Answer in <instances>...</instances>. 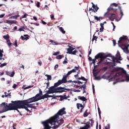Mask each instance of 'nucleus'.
<instances>
[{
    "label": "nucleus",
    "instance_id": "nucleus-1",
    "mask_svg": "<svg viewBox=\"0 0 129 129\" xmlns=\"http://www.w3.org/2000/svg\"><path fill=\"white\" fill-rule=\"evenodd\" d=\"M129 40L127 36H123L119 38V40L118 41V44L119 47L125 52V53H128V44Z\"/></svg>",
    "mask_w": 129,
    "mask_h": 129
},
{
    "label": "nucleus",
    "instance_id": "nucleus-2",
    "mask_svg": "<svg viewBox=\"0 0 129 129\" xmlns=\"http://www.w3.org/2000/svg\"><path fill=\"white\" fill-rule=\"evenodd\" d=\"M65 90H69V89H66L64 87H59L55 88L54 86L50 87L49 90L47 91V94H51L52 93H63L66 92Z\"/></svg>",
    "mask_w": 129,
    "mask_h": 129
},
{
    "label": "nucleus",
    "instance_id": "nucleus-3",
    "mask_svg": "<svg viewBox=\"0 0 129 129\" xmlns=\"http://www.w3.org/2000/svg\"><path fill=\"white\" fill-rule=\"evenodd\" d=\"M57 118H56L55 116L51 118V120H52L51 124L52 125H54L52 127L53 129L58 128L59 125H62V124L64 123V120H63V119L57 120Z\"/></svg>",
    "mask_w": 129,
    "mask_h": 129
},
{
    "label": "nucleus",
    "instance_id": "nucleus-4",
    "mask_svg": "<svg viewBox=\"0 0 129 129\" xmlns=\"http://www.w3.org/2000/svg\"><path fill=\"white\" fill-rule=\"evenodd\" d=\"M20 101H12L11 102L9 103V106L11 107L12 109L10 110H17L18 112H20V111L19 109L22 108H18L19 106V103Z\"/></svg>",
    "mask_w": 129,
    "mask_h": 129
},
{
    "label": "nucleus",
    "instance_id": "nucleus-5",
    "mask_svg": "<svg viewBox=\"0 0 129 129\" xmlns=\"http://www.w3.org/2000/svg\"><path fill=\"white\" fill-rule=\"evenodd\" d=\"M84 124H86L83 127H81L80 129H89L93 127L94 125V120L93 119H89V121L86 123H82Z\"/></svg>",
    "mask_w": 129,
    "mask_h": 129
},
{
    "label": "nucleus",
    "instance_id": "nucleus-6",
    "mask_svg": "<svg viewBox=\"0 0 129 129\" xmlns=\"http://www.w3.org/2000/svg\"><path fill=\"white\" fill-rule=\"evenodd\" d=\"M19 103H21L22 104L28 105L30 104V103H32V102H36V101H38V99L36 98L35 96L30 98L28 99L25 100L20 101Z\"/></svg>",
    "mask_w": 129,
    "mask_h": 129
},
{
    "label": "nucleus",
    "instance_id": "nucleus-7",
    "mask_svg": "<svg viewBox=\"0 0 129 129\" xmlns=\"http://www.w3.org/2000/svg\"><path fill=\"white\" fill-rule=\"evenodd\" d=\"M53 120H51V118L45 121H42L41 123L43 124L44 128L45 129H51L52 127L50 125H52V122Z\"/></svg>",
    "mask_w": 129,
    "mask_h": 129
},
{
    "label": "nucleus",
    "instance_id": "nucleus-8",
    "mask_svg": "<svg viewBox=\"0 0 129 129\" xmlns=\"http://www.w3.org/2000/svg\"><path fill=\"white\" fill-rule=\"evenodd\" d=\"M1 106H3L4 108L2 111H0V113H4V112H6V111H9L13 109L9 106V104L8 103L3 102L1 104Z\"/></svg>",
    "mask_w": 129,
    "mask_h": 129
},
{
    "label": "nucleus",
    "instance_id": "nucleus-9",
    "mask_svg": "<svg viewBox=\"0 0 129 129\" xmlns=\"http://www.w3.org/2000/svg\"><path fill=\"white\" fill-rule=\"evenodd\" d=\"M121 70V72L115 74V76H124V74H126V71L123 70V69L120 68H115L114 69V71H120Z\"/></svg>",
    "mask_w": 129,
    "mask_h": 129
},
{
    "label": "nucleus",
    "instance_id": "nucleus-10",
    "mask_svg": "<svg viewBox=\"0 0 129 129\" xmlns=\"http://www.w3.org/2000/svg\"><path fill=\"white\" fill-rule=\"evenodd\" d=\"M66 108L65 107H63L61 109H59L57 113L54 115L56 118H58L59 117V115L62 116L63 114H66Z\"/></svg>",
    "mask_w": 129,
    "mask_h": 129
},
{
    "label": "nucleus",
    "instance_id": "nucleus-11",
    "mask_svg": "<svg viewBox=\"0 0 129 129\" xmlns=\"http://www.w3.org/2000/svg\"><path fill=\"white\" fill-rule=\"evenodd\" d=\"M108 56H106L104 55V53H102V52H100L99 53H98L96 55V59H99L100 58V62L101 63V62H102L103 61V60H104V59H105L106 58V57H108Z\"/></svg>",
    "mask_w": 129,
    "mask_h": 129
},
{
    "label": "nucleus",
    "instance_id": "nucleus-12",
    "mask_svg": "<svg viewBox=\"0 0 129 129\" xmlns=\"http://www.w3.org/2000/svg\"><path fill=\"white\" fill-rule=\"evenodd\" d=\"M19 106H18V107H17V108H24V109L27 110L28 112H31L30 110L28 109V107L27 106V105H25V104H22L21 103H19Z\"/></svg>",
    "mask_w": 129,
    "mask_h": 129
},
{
    "label": "nucleus",
    "instance_id": "nucleus-13",
    "mask_svg": "<svg viewBox=\"0 0 129 129\" xmlns=\"http://www.w3.org/2000/svg\"><path fill=\"white\" fill-rule=\"evenodd\" d=\"M116 18H117V15H116V14L111 13L109 20L111 22H113V21H114V20H115Z\"/></svg>",
    "mask_w": 129,
    "mask_h": 129
},
{
    "label": "nucleus",
    "instance_id": "nucleus-14",
    "mask_svg": "<svg viewBox=\"0 0 129 129\" xmlns=\"http://www.w3.org/2000/svg\"><path fill=\"white\" fill-rule=\"evenodd\" d=\"M67 77H68L67 75H64L63 76L62 79L59 80L62 84H63V83H67Z\"/></svg>",
    "mask_w": 129,
    "mask_h": 129
},
{
    "label": "nucleus",
    "instance_id": "nucleus-15",
    "mask_svg": "<svg viewBox=\"0 0 129 129\" xmlns=\"http://www.w3.org/2000/svg\"><path fill=\"white\" fill-rule=\"evenodd\" d=\"M21 40H22L23 41H24V40H26V41L29 40V39H30V36H29V35L28 34H24V36H21Z\"/></svg>",
    "mask_w": 129,
    "mask_h": 129
},
{
    "label": "nucleus",
    "instance_id": "nucleus-16",
    "mask_svg": "<svg viewBox=\"0 0 129 129\" xmlns=\"http://www.w3.org/2000/svg\"><path fill=\"white\" fill-rule=\"evenodd\" d=\"M97 71V69H95V68H94L93 70V75L94 77H96V76H97V75H98V74H99V72H100V70Z\"/></svg>",
    "mask_w": 129,
    "mask_h": 129
},
{
    "label": "nucleus",
    "instance_id": "nucleus-17",
    "mask_svg": "<svg viewBox=\"0 0 129 129\" xmlns=\"http://www.w3.org/2000/svg\"><path fill=\"white\" fill-rule=\"evenodd\" d=\"M6 75L10 76V77H14L15 76V71L13 72H6Z\"/></svg>",
    "mask_w": 129,
    "mask_h": 129
},
{
    "label": "nucleus",
    "instance_id": "nucleus-18",
    "mask_svg": "<svg viewBox=\"0 0 129 129\" xmlns=\"http://www.w3.org/2000/svg\"><path fill=\"white\" fill-rule=\"evenodd\" d=\"M78 99L83 101V102H84V101H87V99H86V97L84 96H78Z\"/></svg>",
    "mask_w": 129,
    "mask_h": 129
},
{
    "label": "nucleus",
    "instance_id": "nucleus-19",
    "mask_svg": "<svg viewBox=\"0 0 129 129\" xmlns=\"http://www.w3.org/2000/svg\"><path fill=\"white\" fill-rule=\"evenodd\" d=\"M110 11H113L114 13H116L117 12V9H114L112 5H111L108 9L107 12H110Z\"/></svg>",
    "mask_w": 129,
    "mask_h": 129
},
{
    "label": "nucleus",
    "instance_id": "nucleus-20",
    "mask_svg": "<svg viewBox=\"0 0 129 129\" xmlns=\"http://www.w3.org/2000/svg\"><path fill=\"white\" fill-rule=\"evenodd\" d=\"M44 98H48V94H47V92H46V94L38 97V98L37 99V100L38 101L41 100V99H44Z\"/></svg>",
    "mask_w": 129,
    "mask_h": 129
},
{
    "label": "nucleus",
    "instance_id": "nucleus-21",
    "mask_svg": "<svg viewBox=\"0 0 129 129\" xmlns=\"http://www.w3.org/2000/svg\"><path fill=\"white\" fill-rule=\"evenodd\" d=\"M92 8L94 9L93 10V13H96L99 10V8L97 7V5H92Z\"/></svg>",
    "mask_w": 129,
    "mask_h": 129
},
{
    "label": "nucleus",
    "instance_id": "nucleus-22",
    "mask_svg": "<svg viewBox=\"0 0 129 129\" xmlns=\"http://www.w3.org/2000/svg\"><path fill=\"white\" fill-rule=\"evenodd\" d=\"M69 48H67L68 53L69 54H71L73 51V50H75V48L72 47L71 46H69Z\"/></svg>",
    "mask_w": 129,
    "mask_h": 129
},
{
    "label": "nucleus",
    "instance_id": "nucleus-23",
    "mask_svg": "<svg viewBox=\"0 0 129 129\" xmlns=\"http://www.w3.org/2000/svg\"><path fill=\"white\" fill-rule=\"evenodd\" d=\"M59 97H60V101H62V100H64V99H68V97H67L66 95H63L59 96Z\"/></svg>",
    "mask_w": 129,
    "mask_h": 129
},
{
    "label": "nucleus",
    "instance_id": "nucleus-24",
    "mask_svg": "<svg viewBox=\"0 0 129 129\" xmlns=\"http://www.w3.org/2000/svg\"><path fill=\"white\" fill-rule=\"evenodd\" d=\"M34 105H35V103L28 104L26 105V106L30 108H33L34 109H36L37 108L36 107V106H34Z\"/></svg>",
    "mask_w": 129,
    "mask_h": 129
},
{
    "label": "nucleus",
    "instance_id": "nucleus-25",
    "mask_svg": "<svg viewBox=\"0 0 129 129\" xmlns=\"http://www.w3.org/2000/svg\"><path fill=\"white\" fill-rule=\"evenodd\" d=\"M43 95V92L41 90V89L39 90V93L35 95V98L38 99L40 96H42Z\"/></svg>",
    "mask_w": 129,
    "mask_h": 129
},
{
    "label": "nucleus",
    "instance_id": "nucleus-26",
    "mask_svg": "<svg viewBox=\"0 0 129 129\" xmlns=\"http://www.w3.org/2000/svg\"><path fill=\"white\" fill-rule=\"evenodd\" d=\"M111 13H110L109 12L107 11L106 13H105L104 15V17L105 18H108L109 20H110V15Z\"/></svg>",
    "mask_w": 129,
    "mask_h": 129
},
{
    "label": "nucleus",
    "instance_id": "nucleus-27",
    "mask_svg": "<svg viewBox=\"0 0 129 129\" xmlns=\"http://www.w3.org/2000/svg\"><path fill=\"white\" fill-rule=\"evenodd\" d=\"M61 84H62V83L61 82V81H60V80H59L57 82L54 83V87H58V86H59V85H61Z\"/></svg>",
    "mask_w": 129,
    "mask_h": 129
},
{
    "label": "nucleus",
    "instance_id": "nucleus-28",
    "mask_svg": "<svg viewBox=\"0 0 129 129\" xmlns=\"http://www.w3.org/2000/svg\"><path fill=\"white\" fill-rule=\"evenodd\" d=\"M88 111V109H86L84 113L83 116L84 117H87L89 114H90V112H87Z\"/></svg>",
    "mask_w": 129,
    "mask_h": 129
},
{
    "label": "nucleus",
    "instance_id": "nucleus-29",
    "mask_svg": "<svg viewBox=\"0 0 129 129\" xmlns=\"http://www.w3.org/2000/svg\"><path fill=\"white\" fill-rule=\"evenodd\" d=\"M7 43L8 45L9 46V48H12V46H13V43L11 42V40L8 39L7 40Z\"/></svg>",
    "mask_w": 129,
    "mask_h": 129
},
{
    "label": "nucleus",
    "instance_id": "nucleus-30",
    "mask_svg": "<svg viewBox=\"0 0 129 129\" xmlns=\"http://www.w3.org/2000/svg\"><path fill=\"white\" fill-rule=\"evenodd\" d=\"M124 77L125 78L126 82H129V75L126 73V74L124 75Z\"/></svg>",
    "mask_w": 129,
    "mask_h": 129
},
{
    "label": "nucleus",
    "instance_id": "nucleus-31",
    "mask_svg": "<svg viewBox=\"0 0 129 129\" xmlns=\"http://www.w3.org/2000/svg\"><path fill=\"white\" fill-rule=\"evenodd\" d=\"M103 26H104V23H100L101 28H100V32H103V30H104Z\"/></svg>",
    "mask_w": 129,
    "mask_h": 129
},
{
    "label": "nucleus",
    "instance_id": "nucleus-32",
    "mask_svg": "<svg viewBox=\"0 0 129 129\" xmlns=\"http://www.w3.org/2000/svg\"><path fill=\"white\" fill-rule=\"evenodd\" d=\"M112 60H113V62H116L117 63H120V61H118V59L117 58V57H115L114 56H113L112 57Z\"/></svg>",
    "mask_w": 129,
    "mask_h": 129
},
{
    "label": "nucleus",
    "instance_id": "nucleus-33",
    "mask_svg": "<svg viewBox=\"0 0 129 129\" xmlns=\"http://www.w3.org/2000/svg\"><path fill=\"white\" fill-rule=\"evenodd\" d=\"M94 18L95 20H96V21H100V20H103V19L101 17H98L96 16H94Z\"/></svg>",
    "mask_w": 129,
    "mask_h": 129
},
{
    "label": "nucleus",
    "instance_id": "nucleus-34",
    "mask_svg": "<svg viewBox=\"0 0 129 129\" xmlns=\"http://www.w3.org/2000/svg\"><path fill=\"white\" fill-rule=\"evenodd\" d=\"M62 58H64V55L59 54L56 56V59H57L58 60H60V59H62Z\"/></svg>",
    "mask_w": 129,
    "mask_h": 129
},
{
    "label": "nucleus",
    "instance_id": "nucleus-35",
    "mask_svg": "<svg viewBox=\"0 0 129 129\" xmlns=\"http://www.w3.org/2000/svg\"><path fill=\"white\" fill-rule=\"evenodd\" d=\"M19 17H20V15H15L14 16H11L10 17V19H14L15 20H18V18H19Z\"/></svg>",
    "mask_w": 129,
    "mask_h": 129
},
{
    "label": "nucleus",
    "instance_id": "nucleus-36",
    "mask_svg": "<svg viewBox=\"0 0 129 129\" xmlns=\"http://www.w3.org/2000/svg\"><path fill=\"white\" fill-rule=\"evenodd\" d=\"M3 38L5 40H6V41H7V40H10V35H9V34H7V35H4L3 36Z\"/></svg>",
    "mask_w": 129,
    "mask_h": 129
},
{
    "label": "nucleus",
    "instance_id": "nucleus-37",
    "mask_svg": "<svg viewBox=\"0 0 129 129\" xmlns=\"http://www.w3.org/2000/svg\"><path fill=\"white\" fill-rule=\"evenodd\" d=\"M97 39H98V37L97 36H95V35H94L93 36V38L92 39V42H93V41H96H96H97Z\"/></svg>",
    "mask_w": 129,
    "mask_h": 129
},
{
    "label": "nucleus",
    "instance_id": "nucleus-38",
    "mask_svg": "<svg viewBox=\"0 0 129 129\" xmlns=\"http://www.w3.org/2000/svg\"><path fill=\"white\" fill-rule=\"evenodd\" d=\"M96 60H97V58H96V55L95 56V58L93 59H92V63L94 64V66H95V63L96 62Z\"/></svg>",
    "mask_w": 129,
    "mask_h": 129
},
{
    "label": "nucleus",
    "instance_id": "nucleus-39",
    "mask_svg": "<svg viewBox=\"0 0 129 129\" xmlns=\"http://www.w3.org/2000/svg\"><path fill=\"white\" fill-rule=\"evenodd\" d=\"M59 31H60V32H61V33H62L63 34H66V32L64 30V28H63V27H59Z\"/></svg>",
    "mask_w": 129,
    "mask_h": 129
},
{
    "label": "nucleus",
    "instance_id": "nucleus-40",
    "mask_svg": "<svg viewBox=\"0 0 129 129\" xmlns=\"http://www.w3.org/2000/svg\"><path fill=\"white\" fill-rule=\"evenodd\" d=\"M45 76L47 77V80H52V77L51 76V75H45Z\"/></svg>",
    "mask_w": 129,
    "mask_h": 129
},
{
    "label": "nucleus",
    "instance_id": "nucleus-41",
    "mask_svg": "<svg viewBox=\"0 0 129 129\" xmlns=\"http://www.w3.org/2000/svg\"><path fill=\"white\" fill-rule=\"evenodd\" d=\"M83 106V105H82V104H81V103L77 104V107L78 109H79L80 108V107H82Z\"/></svg>",
    "mask_w": 129,
    "mask_h": 129
},
{
    "label": "nucleus",
    "instance_id": "nucleus-42",
    "mask_svg": "<svg viewBox=\"0 0 129 129\" xmlns=\"http://www.w3.org/2000/svg\"><path fill=\"white\" fill-rule=\"evenodd\" d=\"M7 65H8V63L6 62L2 64L0 63V67H1L2 68H3V67H4V66H7Z\"/></svg>",
    "mask_w": 129,
    "mask_h": 129
},
{
    "label": "nucleus",
    "instance_id": "nucleus-43",
    "mask_svg": "<svg viewBox=\"0 0 129 129\" xmlns=\"http://www.w3.org/2000/svg\"><path fill=\"white\" fill-rule=\"evenodd\" d=\"M86 87L87 86L86 85L84 86V87H83V94H84V93H86Z\"/></svg>",
    "mask_w": 129,
    "mask_h": 129
},
{
    "label": "nucleus",
    "instance_id": "nucleus-44",
    "mask_svg": "<svg viewBox=\"0 0 129 129\" xmlns=\"http://www.w3.org/2000/svg\"><path fill=\"white\" fill-rule=\"evenodd\" d=\"M95 79L96 80H100L101 79V77L100 76H97L94 77Z\"/></svg>",
    "mask_w": 129,
    "mask_h": 129
},
{
    "label": "nucleus",
    "instance_id": "nucleus-45",
    "mask_svg": "<svg viewBox=\"0 0 129 129\" xmlns=\"http://www.w3.org/2000/svg\"><path fill=\"white\" fill-rule=\"evenodd\" d=\"M5 23H6V24H9L10 25H12V20H6Z\"/></svg>",
    "mask_w": 129,
    "mask_h": 129
},
{
    "label": "nucleus",
    "instance_id": "nucleus-46",
    "mask_svg": "<svg viewBox=\"0 0 129 129\" xmlns=\"http://www.w3.org/2000/svg\"><path fill=\"white\" fill-rule=\"evenodd\" d=\"M76 53H78V51L77 50H74V51H72L71 54L72 55H76Z\"/></svg>",
    "mask_w": 129,
    "mask_h": 129
},
{
    "label": "nucleus",
    "instance_id": "nucleus-47",
    "mask_svg": "<svg viewBox=\"0 0 129 129\" xmlns=\"http://www.w3.org/2000/svg\"><path fill=\"white\" fill-rule=\"evenodd\" d=\"M117 58L118 60H122L121 56H120V54L117 55Z\"/></svg>",
    "mask_w": 129,
    "mask_h": 129
},
{
    "label": "nucleus",
    "instance_id": "nucleus-48",
    "mask_svg": "<svg viewBox=\"0 0 129 129\" xmlns=\"http://www.w3.org/2000/svg\"><path fill=\"white\" fill-rule=\"evenodd\" d=\"M105 129H110V125L109 124H107V125L105 127Z\"/></svg>",
    "mask_w": 129,
    "mask_h": 129
},
{
    "label": "nucleus",
    "instance_id": "nucleus-49",
    "mask_svg": "<svg viewBox=\"0 0 129 129\" xmlns=\"http://www.w3.org/2000/svg\"><path fill=\"white\" fill-rule=\"evenodd\" d=\"M81 80H83V81H87V79H85L84 77H81Z\"/></svg>",
    "mask_w": 129,
    "mask_h": 129
},
{
    "label": "nucleus",
    "instance_id": "nucleus-50",
    "mask_svg": "<svg viewBox=\"0 0 129 129\" xmlns=\"http://www.w3.org/2000/svg\"><path fill=\"white\" fill-rule=\"evenodd\" d=\"M31 25H35V26H40V24H39V23H32V22H31L30 23Z\"/></svg>",
    "mask_w": 129,
    "mask_h": 129
},
{
    "label": "nucleus",
    "instance_id": "nucleus-51",
    "mask_svg": "<svg viewBox=\"0 0 129 129\" xmlns=\"http://www.w3.org/2000/svg\"><path fill=\"white\" fill-rule=\"evenodd\" d=\"M17 23H18V22L16 20H11V25L12 24H17Z\"/></svg>",
    "mask_w": 129,
    "mask_h": 129
},
{
    "label": "nucleus",
    "instance_id": "nucleus-52",
    "mask_svg": "<svg viewBox=\"0 0 129 129\" xmlns=\"http://www.w3.org/2000/svg\"><path fill=\"white\" fill-rule=\"evenodd\" d=\"M5 97H8V96H9V95H10L11 96V93H7V92H5Z\"/></svg>",
    "mask_w": 129,
    "mask_h": 129
},
{
    "label": "nucleus",
    "instance_id": "nucleus-53",
    "mask_svg": "<svg viewBox=\"0 0 129 129\" xmlns=\"http://www.w3.org/2000/svg\"><path fill=\"white\" fill-rule=\"evenodd\" d=\"M14 46H15V47H17L18 46V40H15Z\"/></svg>",
    "mask_w": 129,
    "mask_h": 129
},
{
    "label": "nucleus",
    "instance_id": "nucleus-54",
    "mask_svg": "<svg viewBox=\"0 0 129 129\" xmlns=\"http://www.w3.org/2000/svg\"><path fill=\"white\" fill-rule=\"evenodd\" d=\"M23 29H25L24 27L23 28H20L19 29L18 31H19V32H22V31H23V32H25V30H24Z\"/></svg>",
    "mask_w": 129,
    "mask_h": 129
},
{
    "label": "nucleus",
    "instance_id": "nucleus-55",
    "mask_svg": "<svg viewBox=\"0 0 129 129\" xmlns=\"http://www.w3.org/2000/svg\"><path fill=\"white\" fill-rule=\"evenodd\" d=\"M111 6H112H112H114V7H116L118 6V5L116 3H113V4H112Z\"/></svg>",
    "mask_w": 129,
    "mask_h": 129
},
{
    "label": "nucleus",
    "instance_id": "nucleus-56",
    "mask_svg": "<svg viewBox=\"0 0 129 129\" xmlns=\"http://www.w3.org/2000/svg\"><path fill=\"white\" fill-rule=\"evenodd\" d=\"M58 67H59V64H56L54 68V70H57V69L58 68Z\"/></svg>",
    "mask_w": 129,
    "mask_h": 129
},
{
    "label": "nucleus",
    "instance_id": "nucleus-57",
    "mask_svg": "<svg viewBox=\"0 0 129 129\" xmlns=\"http://www.w3.org/2000/svg\"><path fill=\"white\" fill-rule=\"evenodd\" d=\"M72 73V72H71V71H69L67 73V74L66 75L67 76H69V75H70V74H71Z\"/></svg>",
    "mask_w": 129,
    "mask_h": 129
},
{
    "label": "nucleus",
    "instance_id": "nucleus-58",
    "mask_svg": "<svg viewBox=\"0 0 129 129\" xmlns=\"http://www.w3.org/2000/svg\"><path fill=\"white\" fill-rule=\"evenodd\" d=\"M59 53H60V52H55V53H53L52 55H53V56H57V55H58V54H59Z\"/></svg>",
    "mask_w": 129,
    "mask_h": 129
},
{
    "label": "nucleus",
    "instance_id": "nucleus-59",
    "mask_svg": "<svg viewBox=\"0 0 129 129\" xmlns=\"http://www.w3.org/2000/svg\"><path fill=\"white\" fill-rule=\"evenodd\" d=\"M38 63L40 65V66H41L42 64V61L41 60H39L38 61Z\"/></svg>",
    "mask_w": 129,
    "mask_h": 129
},
{
    "label": "nucleus",
    "instance_id": "nucleus-60",
    "mask_svg": "<svg viewBox=\"0 0 129 129\" xmlns=\"http://www.w3.org/2000/svg\"><path fill=\"white\" fill-rule=\"evenodd\" d=\"M4 56V54L1 52V49H0V60H2V57Z\"/></svg>",
    "mask_w": 129,
    "mask_h": 129
},
{
    "label": "nucleus",
    "instance_id": "nucleus-61",
    "mask_svg": "<svg viewBox=\"0 0 129 129\" xmlns=\"http://www.w3.org/2000/svg\"><path fill=\"white\" fill-rule=\"evenodd\" d=\"M79 69H80L79 66L75 67V68H74V70H75V71H76V70H79Z\"/></svg>",
    "mask_w": 129,
    "mask_h": 129
},
{
    "label": "nucleus",
    "instance_id": "nucleus-62",
    "mask_svg": "<svg viewBox=\"0 0 129 129\" xmlns=\"http://www.w3.org/2000/svg\"><path fill=\"white\" fill-rule=\"evenodd\" d=\"M112 42L114 46H115V45L116 44V41L115 40H113Z\"/></svg>",
    "mask_w": 129,
    "mask_h": 129
},
{
    "label": "nucleus",
    "instance_id": "nucleus-63",
    "mask_svg": "<svg viewBox=\"0 0 129 129\" xmlns=\"http://www.w3.org/2000/svg\"><path fill=\"white\" fill-rule=\"evenodd\" d=\"M101 78H103V79H106V76H105V75H103Z\"/></svg>",
    "mask_w": 129,
    "mask_h": 129
},
{
    "label": "nucleus",
    "instance_id": "nucleus-64",
    "mask_svg": "<svg viewBox=\"0 0 129 129\" xmlns=\"http://www.w3.org/2000/svg\"><path fill=\"white\" fill-rule=\"evenodd\" d=\"M40 2H38L36 4V7H37V8H40Z\"/></svg>",
    "mask_w": 129,
    "mask_h": 129
}]
</instances>
